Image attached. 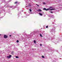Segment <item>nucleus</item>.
Listing matches in <instances>:
<instances>
[{
  "label": "nucleus",
  "instance_id": "f257e3e1",
  "mask_svg": "<svg viewBox=\"0 0 62 62\" xmlns=\"http://www.w3.org/2000/svg\"><path fill=\"white\" fill-rule=\"evenodd\" d=\"M44 10H46V11H47V10H50V8H47L46 9L45 8L43 9Z\"/></svg>",
  "mask_w": 62,
  "mask_h": 62
},
{
  "label": "nucleus",
  "instance_id": "f03ea898",
  "mask_svg": "<svg viewBox=\"0 0 62 62\" xmlns=\"http://www.w3.org/2000/svg\"><path fill=\"white\" fill-rule=\"evenodd\" d=\"M7 57L8 58H11V57H12V56L10 55H9V56H7Z\"/></svg>",
  "mask_w": 62,
  "mask_h": 62
},
{
  "label": "nucleus",
  "instance_id": "7ed1b4c3",
  "mask_svg": "<svg viewBox=\"0 0 62 62\" xmlns=\"http://www.w3.org/2000/svg\"><path fill=\"white\" fill-rule=\"evenodd\" d=\"M8 38V36L6 35H4V39H7Z\"/></svg>",
  "mask_w": 62,
  "mask_h": 62
},
{
  "label": "nucleus",
  "instance_id": "20e7f679",
  "mask_svg": "<svg viewBox=\"0 0 62 62\" xmlns=\"http://www.w3.org/2000/svg\"><path fill=\"white\" fill-rule=\"evenodd\" d=\"M31 7V5H30V4H29L28 6H26V7H27H27Z\"/></svg>",
  "mask_w": 62,
  "mask_h": 62
},
{
  "label": "nucleus",
  "instance_id": "39448f33",
  "mask_svg": "<svg viewBox=\"0 0 62 62\" xmlns=\"http://www.w3.org/2000/svg\"><path fill=\"white\" fill-rule=\"evenodd\" d=\"M17 3H18V1H16L15 3V4H17Z\"/></svg>",
  "mask_w": 62,
  "mask_h": 62
},
{
  "label": "nucleus",
  "instance_id": "423d86ee",
  "mask_svg": "<svg viewBox=\"0 0 62 62\" xmlns=\"http://www.w3.org/2000/svg\"><path fill=\"white\" fill-rule=\"evenodd\" d=\"M39 14L41 15V16H42V14L40 13H39Z\"/></svg>",
  "mask_w": 62,
  "mask_h": 62
},
{
  "label": "nucleus",
  "instance_id": "0eeeda50",
  "mask_svg": "<svg viewBox=\"0 0 62 62\" xmlns=\"http://www.w3.org/2000/svg\"><path fill=\"white\" fill-rule=\"evenodd\" d=\"M54 9H55L54 8H53V9H50V10H54Z\"/></svg>",
  "mask_w": 62,
  "mask_h": 62
},
{
  "label": "nucleus",
  "instance_id": "6e6552de",
  "mask_svg": "<svg viewBox=\"0 0 62 62\" xmlns=\"http://www.w3.org/2000/svg\"><path fill=\"white\" fill-rule=\"evenodd\" d=\"M16 57L17 58H19V57L18 56H16Z\"/></svg>",
  "mask_w": 62,
  "mask_h": 62
},
{
  "label": "nucleus",
  "instance_id": "1a4fd4ad",
  "mask_svg": "<svg viewBox=\"0 0 62 62\" xmlns=\"http://www.w3.org/2000/svg\"><path fill=\"white\" fill-rule=\"evenodd\" d=\"M40 37H42V35H41V34H40Z\"/></svg>",
  "mask_w": 62,
  "mask_h": 62
},
{
  "label": "nucleus",
  "instance_id": "9d476101",
  "mask_svg": "<svg viewBox=\"0 0 62 62\" xmlns=\"http://www.w3.org/2000/svg\"><path fill=\"white\" fill-rule=\"evenodd\" d=\"M29 10L30 12H31L32 11V10L30 9Z\"/></svg>",
  "mask_w": 62,
  "mask_h": 62
},
{
  "label": "nucleus",
  "instance_id": "9b49d317",
  "mask_svg": "<svg viewBox=\"0 0 62 62\" xmlns=\"http://www.w3.org/2000/svg\"><path fill=\"white\" fill-rule=\"evenodd\" d=\"M42 58H45V57H44V56H42Z\"/></svg>",
  "mask_w": 62,
  "mask_h": 62
},
{
  "label": "nucleus",
  "instance_id": "f8f14e48",
  "mask_svg": "<svg viewBox=\"0 0 62 62\" xmlns=\"http://www.w3.org/2000/svg\"><path fill=\"white\" fill-rule=\"evenodd\" d=\"M16 42H17V43H18V42H19V40H17Z\"/></svg>",
  "mask_w": 62,
  "mask_h": 62
},
{
  "label": "nucleus",
  "instance_id": "ddd939ff",
  "mask_svg": "<svg viewBox=\"0 0 62 62\" xmlns=\"http://www.w3.org/2000/svg\"><path fill=\"white\" fill-rule=\"evenodd\" d=\"M39 11H42V10H41L40 9H39Z\"/></svg>",
  "mask_w": 62,
  "mask_h": 62
},
{
  "label": "nucleus",
  "instance_id": "4468645a",
  "mask_svg": "<svg viewBox=\"0 0 62 62\" xmlns=\"http://www.w3.org/2000/svg\"><path fill=\"white\" fill-rule=\"evenodd\" d=\"M48 26H46V28H48Z\"/></svg>",
  "mask_w": 62,
  "mask_h": 62
},
{
  "label": "nucleus",
  "instance_id": "2eb2a0df",
  "mask_svg": "<svg viewBox=\"0 0 62 62\" xmlns=\"http://www.w3.org/2000/svg\"><path fill=\"white\" fill-rule=\"evenodd\" d=\"M36 5L37 6H38V7H39V5L37 4H36Z\"/></svg>",
  "mask_w": 62,
  "mask_h": 62
},
{
  "label": "nucleus",
  "instance_id": "dca6fc26",
  "mask_svg": "<svg viewBox=\"0 0 62 62\" xmlns=\"http://www.w3.org/2000/svg\"><path fill=\"white\" fill-rule=\"evenodd\" d=\"M50 12L51 13H53V12L52 11H51V12Z\"/></svg>",
  "mask_w": 62,
  "mask_h": 62
},
{
  "label": "nucleus",
  "instance_id": "f3484780",
  "mask_svg": "<svg viewBox=\"0 0 62 62\" xmlns=\"http://www.w3.org/2000/svg\"><path fill=\"white\" fill-rule=\"evenodd\" d=\"M34 43H36V41L35 40L34 41Z\"/></svg>",
  "mask_w": 62,
  "mask_h": 62
},
{
  "label": "nucleus",
  "instance_id": "a211bd4d",
  "mask_svg": "<svg viewBox=\"0 0 62 62\" xmlns=\"http://www.w3.org/2000/svg\"><path fill=\"white\" fill-rule=\"evenodd\" d=\"M40 46H42V45L41 44H40Z\"/></svg>",
  "mask_w": 62,
  "mask_h": 62
},
{
  "label": "nucleus",
  "instance_id": "6ab92c4d",
  "mask_svg": "<svg viewBox=\"0 0 62 62\" xmlns=\"http://www.w3.org/2000/svg\"><path fill=\"white\" fill-rule=\"evenodd\" d=\"M9 37H11V35H10L9 36Z\"/></svg>",
  "mask_w": 62,
  "mask_h": 62
},
{
  "label": "nucleus",
  "instance_id": "aec40b11",
  "mask_svg": "<svg viewBox=\"0 0 62 62\" xmlns=\"http://www.w3.org/2000/svg\"><path fill=\"white\" fill-rule=\"evenodd\" d=\"M43 4H45V3H43Z\"/></svg>",
  "mask_w": 62,
  "mask_h": 62
},
{
  "label": "nucleus",
  "instance_id": "412c9836",
  "mask_svg": "<svg viewBox=\"0 0 62 62\" xmlns=\"http://www.w3.org/2000/svg\"><path fill=\"white\" fill-rule=\"evenodd\" d=\"M1 35V34H0V35Z\"/></svg>",
  "mask_w": 62,
  "mask_h": 62
}]
</instances>
